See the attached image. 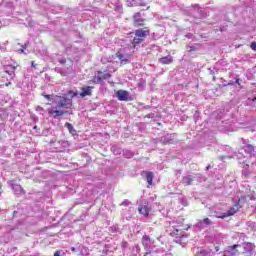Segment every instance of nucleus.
<instances>
[{
    "mask_svg": "<svg viewBox=\"0 0 256 256\" xmlns=\"http://www.w3.org/2000/svg\"><path fill=\"white\" fill-rule=\"evenodd\" d=\"M58 101L53 100V103H56V109L48 108L47 112L50 117L57 119V117H63L67 111H61V109H71L73 107V100L68 99L66 96L56 95Z\"/></svg>",
    "mask_w": 256,
    "mask_h": 256,
    "instance_id": "obj_1",
    "label": "nucleus"
},
{
    "mask_svg": "<svg viewBox=\"0 0 256 256\" xmlns=\"http://www.w3.org/2000/svg\"><path fill=\"white\" fill-rule=\"evenodd\" d=\"M149 33H151L149 27L137 29L135 32L128 33V37H133L134 35L133 39L130 40L131 49H136L137 45H141V43L145 41V38L149 37Z\"/></svg>",
    "mask_w": 256,
    "mask_h": 256,
    "instance_id": "obj_2",
    "label": "nucleus"
},
{
    "mask_svg": "<svg viewBox=\"0 0 256 256\" xmlns=\"http://www.w3.org/2000/svg\"><path fill=\"white\" fill-rule=\"evenodd\" d=\"M247 199V196H241V198L238 199V203L235 204L234 206L230 207L227 211V213H224L221 216H216V219H225L227 217H232V215H235V213H237V211H239V209H243V207L245 206V201Z\"/></svg>",
    "mask_w": 256,
    "mask_h": 256,
    "instance_id": "obj_3",
    "label": "nucleus"
},
{
    "mask_svg": "<svg viewBox=\"0 0 256 256\" xmlns=\"http://www.w3.org/2000/svg\"><path fill=\"white\" fill-rule=\"evenodd\" d=\"M107 79H111V74L97 71V74L94 76V83H103Z\"/></svg>",
    "mask_w": 256,
    "mask_h": 256,
    "instance_id": "obj_4",
    "label": "nucleus"
},
{
    "mask_svg": "<svg viewBox=\"0 0 256 256\" xmlns=\"http://www.w3.org/2000/svg\"><path fill=\"white\" fill-rule=\"evenodd\" d=\"M133 25L134 27H143V25H145V18L141 17L140 12L133 15Z\"/></svg>",
    "mask_w": 256,
    "mask_h": 256,
    "instance_id": "obj_5",
    "label": "nucleus"
},
{
    "mask_svg": "<svg viewBox=\"0 0 256 256\" xmlns=\"http://www.w3.org/2000/svg\"><path fill=\"white\" fill-rule=\"evenodd\" d=\"M116 97H117L118 101H129L130 100L129 92L127 90H118L116 92Z\"/></svg>",
    "mask_w": 256,
    "mask_h": 256,
    "instance_id": "obj_6",
    "label": "nucleus"
},
{
    "mask_svg": "<svg viewBox=\"0 0 256 256\" xmlns=\"http://www.w3.org/2000/svg\"><path fill=\"white\" fill-rule=\"evenodd\" d=\"M93 86H84L81 88L80 97H91L93 95Z\"/></svg>",
    "mask_w": 256,
    "mask_h": 256,
    "instance_id": "obj_7",
    "label": "nucleus"
},
{
    "mask_svg": "<svg viewBox=\"0 0 256 256\" xmlns=\"http://www.w3.org/2000/svg\"><path fill=\"white\" fill-rule=\"evenodd\" d=\"M138 213L140 215H144V217H149V213H151V208L147 205H140L138 207Z\"/></svg>",
    "mask_w": 256,
    "mask_h": 256,
    "instance_id": "obj_8",
    "label": "nucleus"
},
{
    "mask_svg": "<svg viewBox=\"0 0 256 256\" xmlns=\"http://www.w3.org/2000/svg\"><path fill=\"white\" fill-rule=\"evenodd\" d=\"M158 62L161 65H171L173 63V57L172 56H164L158 60Z\"/></svg>",
    "mask_w": 256,
    "mask_h": 256,
    "instance_id": "obj_9",
    "label": "nucleus"
},
{
    "mask_svg": "<svg viewBox=\"0 0 256 256\" xmlns=\"http://www.w3.org/2000/svg\"><path fill=\"white\" fill-rule=\"evenodd\" d=\"M116 57L120 60V65H128V63H130L129 59L127 58V56H124L121 53H116Z\"/></svg>",
    "mask_w": 256,
    "mask_h": 256,
    "instance_id": "obj_10",
    "label": "nucleus"
},
{
    "mask_svg": "<svg viewBox=\"0 0 256 256\" xmlns=\"http://www.w3.org/2000/svg\"><path fill=\"white\" fill-rule=\"evenodd\" d=\"M146 180L149 186L153 185V172H146Z\"/></svg>",
    "mask_w": 256,
    "mask_h": 256,
    "instance_id": "obj_11",
    "label": "nucleus"
},
{
    "mask_svg": "<svg viewBox=\"0 0 256 256\" xmlns=\"http://www.w3.org/2000/svg\"><path fill=\"white\" fill-rule=\"evenodd\" d=\"M183 183H185V185H193V177L191 176L183 177Z\"/></svg>",
    "mask_w": 256,
    "mask_h": 256,
    "instance_id": "obj_12",
    "label": "nucleus"
},
{
    "mask_svg": "<svg viewBox=\"0 0 256 256\" xmlns=\"http://www.w3.org/2000/svg\"><path fill=\"white\" fill-rule=\"evenodd\" d=\"M65 127L68 128L69 133H72V134L75 133V128H73V124L66 122Z\"/></svg>",
    "mask_w": 256,
    "mask_h": 256,
    "instance_id": "obj_13",
    "label": "nucleus"
},
{
    "mask_svg": "<svg viewBox=\"0 0 256 256\" xmlns=\"http://www.w3.org/2000/svg\"><path fill=\"white\" fill-rule=\"evenodd\" d=\"M255 151V147L251 144L246 145V152L253 153Z\"/></svg>",
    "mask_w": 256,
    "mask_h": 256,
    "instance_id": "obj_14",
    "label": "nucleus"
},
{
    "mask_svg": "<svg viewBox=\"0 0 256 256\" xmlns=\"http://www.w3.org/2000/svg\"><path fill=\"white\" fill-rule=\"evenodd\" d=\"M202 223H204V225H213V222L209 218H204Z\"/></svg>",
    "mask_w": 256,
    "mask_h": 256,
    "instance_id": "obj_15",
    "label": "nucleus"
},
{
    "mask_svg": "<svg viewBox=\"0 0 256 256\" xmlns=\"http://www.w3.org/2000/svg\"><path fill=\"white\" fill-rule=\"evenodd\" d=\"M68 95H70L71 99H73V97H77L78 93L77 92H73V90H69L68 91Z\"/></svg>",
    "mask_w": 256,
    "mask_h": 256,
    "instance_id": "obj_16",
    "label": "nucleus"
},
{
    "mask_svg": "<svg viewBox=\"0 0 256 256\" xmlns=\"http://www.w3.org/2000/svg\"><path fill=\"white\" fill-rule=\"evenodd\" d=\"M58 62H60L61 65L67 64V60L65 58L59 59Z\"/></svg>",
    "mask_w": 256,
    "mask_h": 256,
    "instance_id": "obj_17",
    "label": "nucleus"
},
{
    "mask_svg": "<svg viewBox=\"0 0 256 256\" xmlns=\"http://www.w3.org/2000/svg\"><path fill=\"white\" fill-rule=\"evenodd\" d=\"M250 47L252 51H256V42H252Z\"/></svg>",
    "mask_w": 256,
    "mask_h": 256,
    "instance_id": "obj_18",
    "label": "nucleus"
},
{
    "mask_svg": "<svg viewBox=\"0 0 256 256\" xmlns=\"http://www.w3.org/2000/svg\"><path fill=\"white\" fill-rule=\"evenodd\" d=\"M25 49H27V44L22 45V49H20V53H25Z\"/></svg>",
    "mask_w": 256,
    "mask_h": 256,
    "instance_id": "obj_19",
    "label": "nucleus"
},
{
    "mask_svg": "<svg viewBox=\"0 0 256 256\" xmlns=\"http://www.w3.org/2000/svg\"><path fill=\"white\" fill-rule=\"evenodd\" d=\"M42 97H45L48 101H51V95L49 94H42Z\"/></svg>",
    "mask_w": 256,
    "mask_h": 256,
    "instance_id": "obj_20",
    "label": "nucleus"
},
{
    "mask_svg": "<svg viewBox=\"0 0 256 256\" xmlns=\"http://www.w3.org/2000/svg\"><path fill=\"white\" fill-rule=\"evenodd\" d=\"M36 111H38V112L45 111V108H43L41 106H37Z\"/></svg>",
    "mask_w": 256,
    "mask_h": 256,
    "instance_id": "obj_21",
    "label": "nucleus"
},
{
    "mask_svg": "<svg viewBox=\"0 0 256 256\" xmlns=\"http://www.w3.org/2000/svg\"><path fill=\"white\" fill-rule=\"evenodd\" d=\"M237 247H239V245L237 244H234L230 247L231 251H234V249H237Z\"/></svg>",
    "mask_w": 256,
    "mask_h": 256,
    "instance_id": "obj_22",
    "label": "nucleus"
},
{
    "mask_svg": "<svg viewBox=\"0 0 256 256\" xmlns=\"http://www.w3.org/2000/svg\"><path fill=\"white\" fill-rule=\"evenodd\" d=\"M175 235H180V237H183V234L179 233V229H175Z\"/></svg>",
    "mask_w": 256,
    "mask_h": 256,
    "instance_id": "obj_23",
    "label": "nucleus"
},
{
    "mask_svg": "<svg viewBox=\"0 0 256 256\" xmlns=\"http://www.w3.org/2000/svg\"><path fill=\"white\" fill-rule=\"evenodd\" d=\"M54 256H61V251L57 250V251L54 253Z\"/></svg>",
    "mask_w": 256,
    "mask_h": 256,
    "instance_id": "obj_24",
    "label": "nucleus"
},
{
    "mask_svg": "<svg viewBox=\"0 0 256 256\" xmlns=\"http://www.w3.org/2000/svg\"><path fill=\"white\" fill-rule=\"evenodd\" d=\"M235 83H237V85H241V79L237 78Z\"/></svg>",
    "mask_w": 256,
    "mask_h": 256,
    "instance_id": "obj_25",
    "label": "nucleus"
},
{
    "mask_svg": "<svg viewBox=\"0 0 256 256\" xmlns=\"http://www.w3.org/2000/svg\"><path fill=\"white\" fill-rule=\"evenodd\" d=\"M31 65H32V67H34V68L37 67V64H35V61H32V64H31Z\"/></svg>",
    "mask_w": 256,
    "mask_h": 256,
    "instance_id": "obj_26",
    "label": "nucleus"
},
{
    "mask_svg": "<svg viewBox=\"0 0 256 256\" xmlns=\"http://www.w3.org/2000/svg\"><path fill=\"white\" fill-rule=\"evenodd\" d=\"M190 51H195V46H191Z\"/></svg>",
    "mask_w": 256,
    "mask_h": 256,
    "instance_id": "obj_27",
    "label": "nucleus"
},
{
    "mask_svg": "<svg viewBox=\"0 0 256 256\" xmlns=\"http://www.w3.org/2000/svg\"><path fill=\"white\" fill-rule=\"evenodd\" d=\"M151 252H146L144 256H150Z\"/></svg>",
    "mask_w": 256,
    "mask_h": 256,
    "instance_id": "obj_28",
    "label": "nucleus"
},
{
    "mask_svg": "<svg viewBox=\"0 0 256 256\" xmlns=\"http://www.w3.org/2000/svg\"><path fill=\"white\" fill-rule=\"evenodd\" d=\"M215 251H216V252L219 251V246H215Z\"/></svg>",
    "mask_w": 256,
    "mask_h": 256,
    "instance_id": "obj_29",
    "label": "nucleus"
},
{
    "mask_svg": "<svg viewBox=\"0 0 256 256\" xmlns=\"http://www.w3.org/2000/svg\"><path fill=\"white\" fill-rule=\"evenodd\" d=\"M11 85V82L6 83V87H9Z\"/></svg>",
    "mask_w": 256,
    "mask_h": 256,
    "instance_id": "obj_30",
    "label": "nucleus"
},
{
    "mask_svg": "<svg viewBox=\"0 0 256 256\" xmlns=\"http://www.w3.org/2000/svg\"><path fill=\"white\" fill-rule=\"evenodd\" d=\"M228 85H233V82H229Z\"/></svg>",
    "mask_w": 256,
    "mask_h": 256,
    "instance_id": "obj_31",
    "label": "nucleus"
},
{
    "mask_svg": "<svg viewBox=\"0 0 256 256\" xmlns=\"http://www.w3.org/2000/svg\"><path fill=\"white\" fill-rule=\"evenodd\" d=\"M69 115H73V111L69 112Z\"/></svg>",
    "mask_w": 256,
    "mask_h": 256,
    "instance_id": "obj_32",
    "label": "nucleus"
},
{
    "mask_svg": "<svg viewBox=\"0 0 256 256\" xmlns=\"http://www.w3.org/2000/svg\"><path fill=\"white\" fill-rule=\"evenodd\" d=\"M46 105H51V103L48 102V103H46Z\"/></svg>",
    "mask_w": 256,
    "mask_h": 256,
    "instance_id": "obj_33",
    "label": "nucleus"
}]
</instances>
